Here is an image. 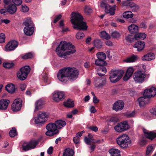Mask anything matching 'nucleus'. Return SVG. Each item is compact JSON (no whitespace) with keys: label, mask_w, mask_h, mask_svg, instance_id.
I'll return each mask as SVG.
<instances>
[{"label":"nucleus","mask_w":156,"mask_h":156,"mask_svg":"<svg viewBox=\"0 0 156 156\" xmlns=\"http://www.w3.org/2000/svg\"><path fill=\"white\" fill-rule=\"evenodd\" d=\"M79 74V71L76 68L64 67L59 70L57 76L59 81L66 83L68 80L73 81L76 80Z\"/></svg>","instance_id":"nucleus-1"},{"label":"nucleus","mask_w":156,"mask_h":156,"mask_svg":"<svg viewBox=\"0 0 156 156\" xmlns=\"http://www.w3.org/2000/svg\"><path fill=\"white\" fill-rule=\"evenodd\" d=\"M76 51L74 45L65 41L61 42L55 50L58 56L63 58H65L67 55L73 54Z\"/></svg>","instance_id":"nucleus-2"},{"label":"nucleus","mask_w":156,"mask_h":156,"mask_svg":"<svg viewBox=\"0 0 156 156\" xmlns=\"http://www.w3.org/2000/svg\"><path fill=\"white\" fill-rule=\"evenodd\" d=\"M71 21L73 25V28L78 30H87V26L85 22L83 21L82 16L77 13H72Z\"/></svg>","instance_id":"nucleus-3"},{"label":"nucleus","mask_w":156,"mask_h":156,"mask_svg":"<svg viewBox=\"0 0 156 156\" xmlns=\"http://www.w3.org/2000/svg\"><path fill=\"white\" fill-rule=\"evenodd\" d=\"M156 95V88L152 87L146 89L144 92L143 97L138 99V101L140 107L144 106L149 102V98L154 97Z\"/></svg>","instance_id":"nucleus-4"},{"label":"nucleus","mask_w":156,"mask_h":156,"mask_svg":"<svg viewBox=\"0 0 156 156\" xmlns=\"http://www.w3.org/2000/svg\"><path fill=\"white\" fill-rule=\"evenodd\" d=\"M116 142L119 146L122 148H127L131 143V141L128 135L122 134L116 139Z\"/></svg>","instance_id":"nucleus-5"},{"label":"nucleus","mask_w":156,"mask_h":156,"mask_svg":"<svg viewBox=\"0 0 156 156\" xmlns=\"http://www.w3.org/2000/svg\"><path fill=\"white\" fill-rule=\"evenodd\" d=\"M23 24L25 26L23 30L24 34L28 36L32 35L34 30V28L31 19L27 18L26 19Z\"/></svg>","instance_id":"nucleus-6"},{"label":"nucleus","mask_w":156,"mask_h":156,"mask_svg":"<svg viewBox=\"0 0 156 156\" xmlns=\"http://www.w3.org/2000/svg\"><path fill=\"white\" fill-rule=\"evenodd\" d=\"M124 73L122 70H111L110 72L109 79L112 83H115L119 81Z\"/></svg>","instance_id":"nucleus-7"},{"label":"nucleus","mask_w":156,"mask_h":156,"mask_svg":"<svg viewBox=\"0 0 156 156\" xmlns=\"http://www.w3.org/2000/svg\"><path fill=\"white\" fill-rule=\"evenodd\" d=\"M145 70L141 69L138 70L135 72L133 75V79L134 81L136 83H141L145 80L146 75Z\"/></svg>","instance_id":"nucleus-8"},{"label":"nucleus","mask_w":156,"mask_h":156,"mask_svg":"<svg viewBox=\"0 0 156 156\" xmlns=\"http://www.w3.org/2000/svg\"><path fill=\"white\" fill-rule=\"evenodd\" d=\"M30 68L29 66H25L21 68L17 73V77L21 80H25L30 73Z\"/></svg>","instance_id":"nucleus-9"},{"label":"nucleus","mask_w":156,"mask_h":156,"mask_svg":"<svg viewBox=\"0 0 156 156\" xmlns=\"http://www.w3.org/2000/svg\"><path fill=\"white\" fill-rule=\"evenodd\" d=\"M46 128L47 131L45 134L47 136H51L58 133L55 123H50L46 126Z\"/></svg>","instance_id":"nucleus-10"},{"label":"nucleus","mask_w":156,"mask_h":156,"mask_svg":"<svg viewBox=\"0 0 156 156\" xmlns=\"http://www.w3.org/2000/svg\"><path fill=\"white\" fill-rule=\"evenodd\" d=\"M22 106V101L20 98L14 100L12 105V109L14 112H17L20 110Z\"/></svg>","instance_id":"nucleus-11"},{"label":"nucleus","mask_w":156,"mask_h":156,"mask_svg":"<svg viewBox=\"0 0 156 156\" xmlns=\"http://www.w3.org/2000/svg\"><path fill=\"white\" fill-rule=\"evenodd\" d=\"M18 45L17 41H10L5 45V50L6 51L13 50L17 47Z\"/></svg>","instance_id":"nucleus-12"},{"label":"nucleus","mask_w":156,"mask_h":156,"mask_svg":"<svg viewBox=\"0 0 156 156\" xmlns=\"http://www.w3.org/2000/svg\"><path fill=\"white\" fill-rule=\"evenodd\" d=\"M64 95L62 91H55L52 94L53 99L55 101L58 102L63 98Z\"/></svg>","instance_id":"nucleus-13"},{"label":"nucleus","mask_w":156,"mask_h":156,"mask_svg":"<svg viewBox=\"0 0 156 156\" xmlns=\"http://www.w3.org/2000/svg\"><path fill=\"white\" fill-rule=\"evenodd\" d=\"M143 131L145 137L149 139L152 140L156 137V133L153 132H149L143 128Z\"/></svg>","instance_id":"nucleus-14"},{"label":"nucleus","mask_w":156,"mask_h":156,"mask_svg":"<svg viewBox=\"0 0 156 156\" xmlns=\"http://www.w3.org/2000/svg\"><path fill=\"white\" fill-rule=\"evenodd\" d=\"M124 106V103L122 101H119L113 105V109L116 111L121 110Z\"/></svg>","instance_id":"nucleus-15"},{"label":"nucleus","mask_w":156,"mask_h":156,"mask_svg":"<svg viewBox=\"0 0 156 156\" xmlns=\"http://www.w3.org/2000/svg\"><path fill=\"white\" fill-rule=\"evenodd\" d=\"M88 137H85L84 138V141L85 143L88 145H90L91 142L98 143L100 141V140H94L92 136L90 135V134H88Z\"/></svg>","instance_id":"nucleus-16"},{"label":"nucleus","mask_w":156,"mask_h":156,"mask_svg":"<svg viewBox=\"0 0 156 156\" xmlns=\"http://www.w3.org/2000/svg\"><path fill=\"white\" fill-rule=\"evenodd\" d=\"M134 72L133 67H129L127 69L126 73L123 77V79L125 81L128 80L132 75Z\"/></svg>","instance_id":"nucleus-17"},{"label":"nucleus","mask_w":156,"mask_h":156,"mask_svg":"<svg viewBox=\"0 0 156 156\" xmlns=\"http://www.w3.org/2000/svg\"><path fill=\"white\" fill-rule=\"evenodd\" d=\"M10 101L8 99H2L0 100V109L5 110L8 106Z\"/></svg>","instance_id":"nucleus-18"},{"label":"nucleus","mask_w":156,"mask_h":156,"mask_svg":"<svg viewBox=\"0 0 156 156\" xmlns=\"http://www.w3.org/2000/svg\"><path fill=\"white\" fill-rule=\"evenodd\" d=\"M116 7L115 5H114L113 7H112L109 5H107L106 9H105V11L107 13H109L111 15H113L115 14Z\"/></svg>","instance_id":"nucleus-19"},{"label":"nucleus","mask_w":156,"mask_h":156,"mask_svg":"<svg viewBox=\"0 0 156 156\" xmlns=\"http://www.w3.org/2000/svg\"><path fill=\"white\" fill-rule=\"evenodd\" d=\"M155 58V55L154 54L152 53H149L143 56L142 58V59L143 61H150L154 59Z\"/></svg>","instance_id":"nucleus-20"},{"label":"nucleus","mask_w":156,"mask_h":156,"mask_svg":"<svg viewBox=\"0 0 156 156\" xmlns=\"http://www.w3.org/2000/svg\"><path fill=\"white\" fill-rule=\"evenodd\" d=\"M145 47V43L141 41H138L134 45V47L136 48L137 51H139L142 50Z\"/></svg>","instance_id":"nucleus-21"},{"label":"nucleus","mask_w":156,"mask_h":156,"mask_svg":"<svg viewBox=\"0 0 156 156\" xmlns=\"http://www.w3.org/2000/svg\"><path fill=\"white\" fill-rule=\"evenodd\" d=\"M106 83L105 79L101 78L98 80H97L95 83V85L96 87H100L105 85Z\"/></svg>","instance_id":"nucleus-22"},{"label":"nucleus","mask_w":156,"mask_h":156,"mask_svg":"<svg viewBox=\"0 0 156 156\" xmlns=\"http://www.w3.org/2000/svg\"><path fill=\"white\" fill-rule=\"evenodd\" d=\"M43 104V101L41 99L37 101L35 103V108L34 112H36L41 109L42 108Z\"/></svg>","instance_id":"nucleus-23"},{"label":"nucleus","mask_w":156,"mask_h":156,"mask_svg":"<svg viewBox=\"0 0 156 156\" xmlns=\"http://www.w3.org/2000/svg\"><path fill=\"white\" fill-rule=\"evenodd\" d=\"M138 58V57L136 55H133L125 59L124 61L127 63L133 62H136Z\"/></svg>","instance_id":"nucleus-24"},{"label":"nucleus","mask_w":156,"mask_h":156,"mask_svg":"<svg viewBox=\"0 0 156 156\" xmlns=\"http://www.w3.org/2000/svg\"><path fill=\"white\" fill-rule=\"evenodd\" d=\"M111 156H121L120 151L117 149L112 148L109 151Z\"/></svg>","instance_id":"nucleus-25"},{"label":"nucleus","mask_w":156,"mask_h":156,"mask_svg":"<svg viewBox=\"0 0 156 156\" xmlns=\"http://www.w3.org/2000/svg\"><path fill=\"white\" fill-rule=\"evenodd\" d=\"M128 29L130 33L132 34L135 33L138 31V27L135 24H132L128 27Z\"/></svg>","instance_id":"nucleus-26"},{"label":"nucleus","mask_w":156,"mask_h":156,"mask_svg":"<svg viewBox=\"0 0 156 156\" xmlns=\"http://www.w3.org/2000/svg\"><path fill=\"white\" fill-rule=\"evenodd\" d=\"M55 124L57 129H61L65 126L66 122L65 121L62 120H58L55 122Z\"/></svg>","instance_id":"nucleus-27"},{"label":"nucleus","mask_w":156,"mask_h":156,"mask_svg":"<svg viewBox=\"0 0 156 156\" xmlns=\"http://www.w3.org/2000/svg\"><path fill=\"white\" fill-rule=\"evenodd\" d=\"M6 90L10 93H14L15 90V86L12 84H8L5 87Z\"/></svg>","instance_id":"nucleus-28"},{"label":"nucleus","mask_w":156,"mask_h":156,"mask_svg":"<svg viewBox=\"0 0 156 156\" xmlns=\"http://www.w3.org/2000/svg\"><path fill=\"white\" fill-rule=\"evenodd\" d=\"M16 6L13 4L9 5L7 8V11L11 14L15 13L16 12Z\"/></svg>","instance_id":"nucleus-29"},{"label":"nucleus","mask_w":156,"mask_h":156,"mask_svg":"<svg viewBox=\"0 0 156 156\" xmlns=\"http://www.w3.org/2000/svg\"><path fill=\"white\" fill-rule=\"evenodd\" d=\"M98 75L100 76H103L107 72L106 68L103 66H101L98 70H97Z\"/></svg>","instance_id":"nucleus-30"},{"label":"nucleus","mask_w":156,"mask_h":156,"mask_svg":"<svg viewBox=\"0 0 156 156\" xmlns=\"http://www.w3.org/2000/svg\"><path fill=\"white\" fill-rule=\"evenodd\" d=\"M38 115L44 122L47 120L48 117V114L47 112H41Z\"/></svg>","instance_id":"nucleus-31"},{"label":"nucleus","mask_w":156,"mask_h":156,"mask_svg":"<svg viewBox=\"0 0 156 156\" xmlns=\"http://www.w3.org/2000/svg\"><path fill=\"white\" fill-rule=\"evenodd\" d=\"M74 152L72 149L70 148L66 149L63 153L64 156H73Z\"/></svg>","instance_id":"nucleus-32"},{"label":"nucleus","mask_w":156,"mask_h":156,"mask_svg":"<svg viewBox=\"0 0 156 156\" xmlns=\"http://www.w3.org/2000/svg\"><path fill=\"white\" fill-rule=\"evenodd\" d=\"M123 132L125 131L129 128V126L126 121L119 123Z\"/></svg>","instance_id":"nucleus-33"},{"label":"nucleus","mask_w":156,"mask_h":156,"mask_svg":"<svg viewBox=\"0 0 156 156\" xmlns=\"http://www.w3.org/2000/svg\"><path fill=\"white\" fill-rule=\"evenodd\" d=\"M95 64L97 66H105L106 64V63L105 60L98 59L95 60Z\"/></svg>","instance_id":"nucleus-34"},{"label":"nucleus","mask_w":156,"mask_h":156,"mask_svg":"<svg viewBox=\"0 0 156 156\" xmlns=\"http://www.w3.org/2000/svg\"><path fill=\"white\" fill-rule=\"evenodd\" d=\"M65 106L68 108H71L73 107V102L72 100L69 99L64 102Z\"/></svg>","instance_id":"nucleus-35"},{"label":"nucleus","mask_w":156,"mask_h":156,"mask_svg":"<svg viewBox=\"0 0 156 156\" xmlns=\"http://www.w3.org/2000/svg\"><path fill=\"white\" fill-rule=\"evenodd\" d=\"M146 37V34L144 33H138L136 34L135 35V38L136 40L138 39L144 40Z\"/></svg>","instance_id":"nucleus-36"},{"label":"nucleus","mask_w":156,"mask_h":156,"mask_svg":"<svg viewBox=\"0 0 156 156\" xmlns=\"http://www.w3.org/2000/svg\"><path fill=\"white\" fill-rule=\"evenodd\" d=\"M100 36L101 38L106 40H109L111 38L110 35L105 31H102L101 32Z\"/></svg>","instance_id":"nucleus-37"},{"label":"nucleus","mask_w":156,"mask_h":156,"mask_svg":"<svg viewBox=\"0 0 156 156\" xmlns=\"http://www.w3.org/2000/svg\"><path fill=\"white\" fill-rule=\"evenodd\" d=\"M133 14L131 12L127 11L124 12L122 14V16L124 18L128 19L131 18L133 16Z\"/></svg>","instance_id":"nucleus-38"},{"label":"nucleus","mask_w":156,"mask_h":156,"mask_svg":"<svg viewBox=\"0 0 156 156\" xmlns=\"http://www.w3.org/2000/svg\"><path fill=\"white\" fill-rule=\"evenodd\" d=\"M97 56L98 59L105 60L106 58V55L105 54L102 52H99L97 54Z\"/></svg>","instance_id":"nucleus-39"},{"label":"nucleus","mask_w":156,"mask_h":156,"mask_svg":"<svg viewBox=\"0 0 156 156\" xmlns=\"http://www.w3.org/2000/svg\"><path fill=\"white\" fill-rule=\"evenodd\" d=\"M38 143V141L36 140L31 141L28 144H30V149L35 148Z\"/></svg>","instance_id":"nucleus-40"},{"label":"nucleus","mask_w":156,"mask_h":156,"mask_svg":"<svg viewBox=\"0 0 156 156\" xmlns=\"http://www.w3.org/2000/svg\"><path fill=\"white\" fill-rule=\"evenodd\" d=\"M111 36L114 38L118 39L120 37L121 34L118 31H114L112 33Z\"/></svg>","instance_id":"nucleus-41"},{"label":"nucleus","mask_w":156,"mask_h":156,"mask_svg":"<svg viewBox=\"0 0 156 156\" xmlns=\"http://www.w3.org/2000/svg\"><path fill=\"white\" fill-rule=\"evenodd\" d=\"M94 46L97 48H100L102 46V43L101 40L98 39L95 40L94 42Z\"/></svg>","instance_id":"nucleus-42"},{"label":"nucleus","mask_w":156,"mask_h":156,"mask_svg":"<svg viewBox=\"0 0 156 156\" xmlns=\"http://www.w3.org/2000/svg\"><path fill=\"white\" fill-rule=\"evenodd\" d=\"M155 146L152 145H150L147 147L146 151L147 155H148L150 154H151L153 151Z\"/></svg>","instance_id":"nucleus-43"},{"label":"nucleus","mask_w":156,"mask_h":156,"mask_svg":"<svg viewBox=\"0 0 156 156\" xmlns=\"http://www.w3.org/2000/svg\"><path fill=\"white\" fill-rule=\"evenodd\" d=\"M84 12L86 14L89 15L92 12L93 10L90 6H86L84 8Z\"/></svg>","instance_id":"nucleus-44"},{"label":"nucleus","mask_w":156,"mask_h":156,"mask_svg":"<svg viewBox=\"0 0 156 156\" xmlns=\"http://www.w3.org/2000/svg\"><path fill=\"white\" fill-rule=\"evenodd\" d=\"M34 122L36 124H43L44 122L37 115V116L36 117L34 118Z\"/></svg>","instance_id":"nucleus-45"},{"label":"nucleus","mask_w":156,"mask_h":156,"mask_svg":"<svg viewBox=\"0 0 156 156\" xmlns=\"http://www.w3.org/2000/svg\"><path fill=\"white\" fill-rule=\"evenodd\" d=\"M122 128L120 125L119 123H118L114 127V129L115 131L117 133H122L123 132Z\"/></svg>","instance_id":"nucleus-46"},{"label":"nucleus","mask_w":156,"mask_h":156,"mask_svg":"<svg viewBox=\"0 0 156 156\" xmlns=\"http://www.w3.org/2000/svg\"><path fill=\"white\" fill-rule=\"evenodd\" d=\"M85 36L84 33L81 32H78L76 35V38L77 39H81Z\"/></svg>","instance_id":"nucleus-47"},{"label":"nucleus","mask_w":156,"mask_h":156,"mask_svg":"<svg viewBox=\"0 0 156 156\" xmlns=\"http://www.w3.org/2000/svg\"><path fill=\"white\" fill-rule=\"evenodd\" d=\"M10 136L11 137H14L16 135V132L15 128H13L9 132Z\"/></svg>","instance_id":"nucleus-48"},{"label":"nucleus","mask_w":156,"mask_h":156,"mask_svg":"<svg viewBox=\"0 0 156 156\" xmlns=\"http://www.w3.org/2000/svg\"><path fill=\"white\" fill-rule=\"evenodd\" d=\"M147 142V141L145 139L142 138L139 140L138 144L140 146H143L146 144Z\"/></svg>","instance_id":"nucleus-49"},{"label":"nucleus","mask_w":156,"mask_h":156,"mask_svg":"<svg viewBox=\"0 0 156 156\" xmlns=\"http://www.w3.org/2000/svg\"><path fill=\"white\" fill-rule=\"evenodd\" d=\"M3 66L6 68L9 69L12 67L13 66V63H3Z\"/></svg>","instance_id":"nucleus-50"},{"label":"nucleus","mask_w":156,"mask_h":156,"mask_svg":"<svg viewBox=\"0 0 156 156\" xmlns=\"http://www.w3.org/2000/svg\"><path fill=\"white\" fill-rule=\"evenodd\" d=\"M134 39V37L132 35H128L126 37V40L129 42L133 41Z\"/></svg>","instance_id":"nucleus-51"},{"label":"nucleus","mask_w":156,"mask_h":156,"mask_svg":"<svg viewBox=\"0 0 156 156\" xmlns=\"http://www.w3.org/2000/svg\"><path fill=\"white\" fill-rule=\"evenodd\" d=\"M135 112L134 111H133L132 112L127 113L126 115L128 118L133 117L135 116Z\"/></svg>","instance_id":"nucleus-52"},{"label":"nucleus","mask_w":156,"mask_h":156,"mask_svg":"<svg viewBox=\"0 0 156 156\" xmlns=\"http://www.w3.org/2000/svg\"><path fill=\"white\" fill-rule=\"evenodd\" d=\"M30 144H29L24 143L22 146L23 149L25 151H27L30 150Z\"/></svg>","instance_id":"nucleus-53"},{"label":"nucleus","mask_w":156,"mask_h":156,"mask_svg":"<svg viewBox=\"0 0 156 156\" xmlns=\"http://www.w3.org/2000/svg\"><path fill=\"white\" fill-rule=\"evenodd\" d=\"M88 128L95 132L98 131V129L96 126H91L87 127Z\"/></svg>","instance_id":"nucleus-54"},{"label":"nucleus","mask_w":156,"mask_h":156,"mask_svg":"<svg viewBox=\"0 0 156 156\" xmlns=\"http://www.w3.org/2000/svg\"><path fill=\"white\" fill-rule=\"evenodd\" d=\"M29 10L28 7L26 5H22L21 11L24 12H27Z\"/></svg>","instance_id":"nucleus-55"},{"label":"nucleus","mask_w":156,"mask_h":156,"mask_svg":"<svg viewBox=\"0 0 156 156\" xmlns=\"http://www.w3.org/2000/svg\"><path fill=\"white\" fill-rule=\"evenodd\" d=\"M13 2L16 5H20L22 2V0H12Z\"/></svg>","instance_id":"nucleus-56"},{"label":"nucleus","mask_w":156,"mask_h":156,"mask_svg":"<svg viewBox=\"0 0 156 156\" xmlns=\"http://www.w3.org/2000/svg\"><path fill=\"white\" fill-rule=\"evenodd\" d=\"M5 41V35L4 34L1 33L0 34V43H2Z\"/></svg>","instance_id":"nucleus-57"},{"label":"nucleus","mask_w":156,"mask_h":156,"mask_svg":"<svg viewBox=\"0 0 156 156\" xmlns=\"http://www.w3.org/2000/svg\"><path fill=\"white\" fill-rule=\"evenodd\" d=\"M119 120V119L116 116H112L110 119V121L112 122H117Z\"/></svg>","instance_id":"nucleus-58"},{"label":"nucleus","mask_w":156,"mask_h":156,"mask_svg":"<svg viewBox=\"0 0 156 156\" xmlns=\"http://www.w3.org/2000/svg\"><path fill=\"white\" fill-rule=\"evenodd\" d=\"M150 112L152 115L156 116V108H152L150 110Z\"/></svg>","instance_id":"nucleus-59"},{"label":"nucleus","mask_w":156,"mask_h":156,"mask_svg":"<svg viewBox=\"0 0 156 156\" xmlns=\"http://www.w3.org/2000/svg\"><path fill=\"white\" fill-rule=\"evenodd\" d=\"M140 27L142 28L146 29L147 27V25L145 22L141 23L140 25Z\"/></svg>","instance_id":"nucleus-60"},{"label":"nucleus","mask_w":156,"mask_h":156,"mask_svg":"<svg viewBox=\"0 0 156 156\" xmlns=\"http://www.w3.org/2000/svg\"><path fill=\"white\" fill-rule=\"evenodd\" d=\"M61 17L62 16L61 15L57 16L54 20V23H56L61 18Z\"/></svg>","instance_id":"nucleus-61"},{"label":"nucleus","mask_w":156,"mask_h":156,"mask_svg":"<svg viewBox=\"0 0 156 156\" xmlns=\"http://www.w3.org/2000/svg\"><path fill=\"white\" fill-rule=\"evenodd\" d=\"M53 148L52 147H50L48 149L47 152L49 154H52L53 151Z\"/></svg>","instance_id":"nucleus-62"},{"label":"nucleus","mask_w":156,"mask_h":156,"mask_svg":"<svg viewBox=\"0 0 156 156\" xmlns=\"http://www.w3.org/2000/svg\"><path fill=\"white\" fill-rule=\"evenodd\" d=\"M26 86L25 83H23L20 84V87L21 90L22 91L24 90L26 88Z\"/></svg>","instance_id":"nucleus-63"},{"label":"nucleus","mask_w":156,"mask_h":156,"mask_svg":"<svg viewBox=\"0 0 156 156\" xmlns=\"http://www.w3.org/2000/svg\"><path fill=\"white\" fill-rule=\"evenodd\" d=\"M42 76L44 81L47 82V74L46 73H43L42 74Z\"/></svg>","instance_id":"nucleus-64"}]
</instances>
